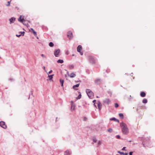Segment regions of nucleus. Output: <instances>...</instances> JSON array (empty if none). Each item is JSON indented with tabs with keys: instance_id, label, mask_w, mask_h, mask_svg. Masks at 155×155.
<instances>
[{
	"instance_id": "obj_16",
	"label": "nucleus",
	"mask_w": 155,
	"mask_h": 155,
	"mask_svg": "<svg viewBox=\"0 0 155 155\" xmlns=\"http://www.w3.org/2000/svg\"><path fill=\"white\" fill-rule=\"evenodd\" d=\"M79 86V84H78L76 85H74L73 87V88L75 90H77V89H75V87H78Z\"/></svg>"
},
{
	"instance_id": "obj_29",
	"label": "nucleus",
	"mask_w": 155,
	"mask_h": 155,
	"mask_svg": "<svg viewBox=\"0 0 155 155\" xmlns=\"http://www.w3.org/2000/svg\"><path fill=\"white\" fill-rule=\"evenodd\" d=\"M108 131L110 133H111L112 131V129L111 128H110L108 130Z\"/></svg>"
},
{
	"instance_id": "obj_15",
	"label": "nucleus",
	"mask_w": 155,
	"mask_h": 155,
	"mask_svg": "<svg viewBox=\"0 0 155 155\" xmlns=\"http://www.w3.org/2000/svg\"><path fill=\"white\" fill-rule=\"evenodd\" d=\"M21 16L20 15V18L18 19V21H20L24 25V23H23V21L24 20V19H21Z\"/></svg>"
},
{
	"instance_id": "obj_52",
	"label": "nucleus",
	"mask_w": 155,
	"mask_h": 155,
	"mask_svg": "<svg viewBox=\"0 0 155 155\" xmlns=\"http://www.w3.org/2000/svg\"><path fill=\"white\" fill-rule=\"evenodd\" d=\"M0 12H1V11H0Z\"/></svg>"
},
{
	"instance_id": "obj_51",
	"label": "nucleus",
	"mask_w": 155,
	"mask_h": 155,
	"mask_svg": "<svg viewBox=\"0 0 155 155\" xmlns=\"http://www.w3.org/2000/svg\"><path fill=\"white\" fill-rule=\"evenodd\" d=\"M57 118H58L57 117H56V120L57 119Z\"/></svg>"
},
{
	"instance_id": "obj_13",
	"label": "nucleus",
	"mask_w": 155,
	"mask_h": 155,
	"mask_svg": "<svg viewBox=\"0 0 155 155\" xmlns=\"http://www.w3.org/2000/svg\"><path fill=\"white\" fill-rule=\"evenodd\" d=\"M110 120H114L115 121L117 122H119V120L117 119H116L115 117H113V118H110Z\"/></svg>"
},
{
	"instance_id": "obj_7",
	"label": "nucleus",
	"mask_w": 155,
	"mask_h": 155,
	"mask_svg": "<svg viewBox=\"0 0 155 155\" xmlns=\"http://www.w3.org/2000/svg\"><path fill=\"white\" fill-rule=\"evenodd\" d=\"M94 82L95 84L99 85L101 83V80L100 78H97L94 80Z\"/></svg>"
},
{
	"instance_id": "obj_22",
	"label": "nucleus",
	"mask_w": 155,
	"mask_h": 155,
	"mask_svg": "<svg viewBox=\"0 0 155 155\" xmlns=\"http://www.w3.org/2000/svg\"><path fill=\"white\" fill-rule=\"evenodd\" d=\"M142 102L144 104H146L147 102V100L146 99L144 98Z\"/></svg>"
},
{
	"instance_id": "obj_40",
	"label": "nucleus",
	"mask_w": 155,
	"mask_h": 155,
	"mask_svg": "<svg viewBox=\"0 0 155 155\" xmlns=\"http://www.w3.org/2000/svg\"><path fill=\"white\" fill-rule=\"evenodd\" d=\"M126 148V147H124L122 149V150H125V149Z\"/></svg>"
},
{
	"instance_id": "obj_48",
	"label": "nucleus",
	"mask_w": 155,
	"mask_h": 155,
	"mask_svg": "<svg viewBox=\"0 0 155 155\" xmlns=\"http://www.w3.org/2000/svg\"><path fill=\"white\" fill-rule=\"evenodd\" d=\"M72 107H73V106L72 105V106H71V109L72 108Z\"/></svg>"
},
{
	"instance_id": "obj_4",
	"label": "nucleus",
	"mask_w": 155,
	"mask_h": 155,
	"mask_svg": "<svg viewBox=\"0 0 155 155\" xmlns=\"http://www.w3.org/2000/svg\"><path fill=\"white\" fill-rule=\"evenodd\" d=\"M60 52V50L59 49H56L54 51V54L56 57L58 56Z\"/></svg>"
},
{
	"instance_id": "obj_19",
	"label": "nucleus",
	"mask_w": 155,
	"mask_h": 155,
	"mask_svg": "<svg viewBox=\"0 0 155 155\" xmlns=\"http://www.w3.org/2000/svg\"><path fill=\"white\" fill-rule=\"evenodd\" d=\"M60 83L61 84V86L62 87H63V84L64 82V81L63 80H62L60 79Z\"/></svg>"
},
{
	"instance_id": "obj_24",
	"label": "nucleus",
	"mask_w": 155,
	"mask_h": 155,
	"mask_svg": "<svg viewBox=\"0 0 155 155\" xmlns=\"http://www.w3.org/2000/svg\"><path fill=\"white\" fill-rule=\"evenodd\" d=\"M49 46L51 47H52L54 46V44L52 42H50L49 44Z\"/></svg>"
},
{
	"instance_id": "obj_38",
	"label": "nucleus",
	"mask_w": 155,
	"mask_h": 155,
	"mask_svg": "<svg viewBox=\"0 0 155 155\" xmlns=\"http://www.w3.org/2000/svg\"><path fill=\"white\" fill-rule=\"evenodd\" d=\"M66 70V71H67V74L68 75V76H69V75H70V74H69V73L68 71L67 70Z\"/></svg>"
},
{
	"instance_id": "obj_34",
	"label": "nucleus",
	"mask_w": 155,
	"mask_h": 155,
	"mask_svg": "<svg viewBox=\"0 0 155 155\" xmlns=\"http://www.w3.org/2000/svg\"><path fill=\"white\" fill-rule=\"evenodd\" d=\"M93 141L94 142H96V141H97V139H96V138H94L93 139Z\"/></svg>"
},
{
	"instance_id": "obj_26",
	"label": "nucleus",
	"mask_w": 155,
	"mask_h": 155,
	"mask_svg": "<svg viewBox=\"0 0 155 155\" xmlns=\"http://www.w3.org/2000/svg\"><path fill=\"white\" fill-rule=\"evenodd\" d=\"M32 32L35 36H36L37 35V33L36 31H35L34 30L32 31Z\"/></svg>"
},
{
	"instance_id": "obj_25",
	"label": "nucleus",
	"mask_w": 155,
	"mask_h": 155,
	"mask_svg": "<svg viewBox=\"0 0 155 155\" xmlns=\"http://www.w3.org/2000/svg\"><path fill=\"white\" fill-rule=\"evenodd\" d=\"M74 68V66L73 65H69V68L70 69H73Z\"/></svg>"
},
{
	"instance_id": "obj_43",
	"label": "nucleus",
	"mask_w": 155,
	"mask_h": 155,
	"mask_svg": "<svg viewBox=\"0 0 155 155\" xmlns=\"http://www.w3.org/2000/svg\"><path fill=\"white\" fill-rule=\"evenodd\" d=\"M66 53L67 54H69V52L68 51H66Z\"/></svg>"
},
{
	"instance_id": "obj_32",
	"label": "nucleus",
	"mask_w": 155,
	"mask_h": 155,
	"mask_svg": "<svg viewBox=\"0 0 155 155\" xmlns=\"http://www.w3.org/2000/svg\"><path fill=\"white\" fill-rule=\"evenodd\" d=\"M101 144V142L100 141H99L97 143L98 146L100 145Z\"/></svg>"
},
{
	"instance_id": "obj_3",
	"label": "nucleus",
	"mask_w": 155,
	"mask_h": 155,
	"mask_svg": "<svg viewBox=\"0 0 155 155\" xmlns=\"http://www.w3.org/2000/svg\"><path fill=\"white\" fill-rule=\"evenodd\" d=\"M88 60L89 62L93 64L95 63V59L92 56H89L88 57Z\"/></svg>"
},
{
	"instance_id": "obj_6",
	"label": "nucleus",
	"mask_w": 155,
	"mask_h": 155,
	"mask_svg": "<svg viewBox=\"0 0 155 155\" xmlns=\"http://www.w3.org/2000/svg\"><path fill=\"white\" fill-rule=\"evenodd\" d=\"M0 126L4 129H6L7 127V126L5 124V122L3 121L0 122Z\"/></svg>"
},
{
	"instance_id": "obj_14",
	"label": "nucleus",
	"mask_w": 155,
	"mask_h": 155,
	"mask_svg": "<svg viewBox=\"0 0 155 155\" xmlns=\"http://www.w3.org/2000/svg\"><path fill=\"white\" fill-rule=\"evenodd\" d=\"M101 103L99 101H98V102L97 106H98V108L100 110H101Z\"/></svg>"
},
{
	"instance_id": "obj_41",
	"label": "nucleus",
	"mask_w": 155,
	"mask_h": 155,
	"mask_svg": "<svg viewBox=\"0 0 155 155\" xmlns=\"http://www.w3.org/2000/svg\"><path fill=\"white\" fill-rule=\"evenodd\" d=\"M132 153H133V152H130L129 153V155H132Z\"/></svg>"
},
{
	"instance_id": "obj_21",
	"label": "nucleus",
	"mask_w": 155,
	"mask_h": 155,
	"mask_svg": "<svg viewBox=\"0 0 155 155\" xmlns=\"http://www.w3.org/2000/svg\"><path fill=\"white\" fill-rule=\"evenodd\" d=\"M119 117L121 119H123L124 118V115L122 113H120L119 114Z\"/></svg>"
},
{
	"instance_id": "obj_5",
	"label": "nucleus",
	"mask_w": 155,
	"mask_h": 155,
	"mask_svg": "<svg viewBox=\"0 0 155 155\" xmlns=\"http://www.w3.org/2000/svg\"><path fill=\"white\" fill-rule=\"evenodd\" d=\"M82 46L81 45H78L77 48V51L80 53L81 55L83 54V53L81 51L82 50Z\"/></svg>"
},
{
	"instance_id": "obj_35",
	"label": "nucleus",
	"mask_w": 155,
	"mask_h": 155,
	"mask_svg": "<svg viewBox=\"0 0 155 155\" xmlns=\"http://www.w3.org/2000/svg\"><path fill=\"white\" fill-rule=\"evenodd\" d=\"M8 4L6 5V6H9L10 5V2L8 1Z\"/></svg>"
},
{
	"instance_id": "obj_8",
	"label": "nucleus",
	"mask_w": 155,
	"mask_h": 155,
	"mask_svg": "<svg viewBox=\"0 0 155 155\" xmlns=\"http://www.w3.org/2000/svg\"><path fill=\"white\" fill-rule=\"evenodd\" d=\"M67 36L70 39H71L73 37L72 32L69 31L68 33Z\"/></svg>"
},
{
	"instance_id": "obj_28",
	"label": "nucleus",
	"mask_w": 155,
	"mask_h": 155,
	"mask_svg": "<svg viewBox=\"0 0 155 155\" xmlns=\"http://www.w3.org/2000/svg\"><path fill=\"white\" fill-rule=\"evenodd\" d=\"M25 32L23 31V32H21L19 33H20V34H21V35H22V36H23L24 35V34L25 33Z\"/></svg>"
},
{
	"instance_id": "obj_9",
	"label": "nucleus",
	"mask_w": 155,
	"mask_h": 155,
	"mask_svg": "<svg viewBox=\"0 0 155 155\" xmlns=\"http://www.w3.org/2000/svg\"><path fill=\"white\" fill-rule=\"evenodd\" d=\"M103 102L104 104H107L108 105L110 102V101L109 99L106 98L103 101Z\"/></svg>"
},
{
	"instance_id": "obj_49",
	"label": "nucleus",
	"mask_w": 155,
	"mask_h": 155,
	"mask_svg": "<svg viewBox=\"0 0 155 155\" xmlns=\"http://www.w3.org/2000/svg\"><path fill=\"white\" fill-rule=\"evenodd\" d=\"M31 93H32V91H31Z\"/></svg>"
},
{
	"instance_id": "obj_37",
	"label": "nucleus",
	"mask_w": 155,
	"mask_h": 155,
	"mask_svg": "<svg viewBox=\"0 0 155 155\" xmlns=\"http://www.w3.org/2000/svg\"><path fill=\"white\" fill-rule=\"evenodd\" d=\"M21 35V34H20V35H16V36L18 37H19Z\"/></svg>"
},
{
	"instance_id": "obj_12",
	"label": "nucleus",
	"mask_w": 155,
	"mask_h": 155,
	"mask_svg": "<svg viewBox=\"0 0 155 155\" xmlns=\"http://www.w3.org/2000/svg\"><path fill=\"white\" fill-rule=\"evenodd\" d=\"M76 76V74L74 73L73 72L71 73L69 76V77H70L71 78H73L75 77Z\"/></svg>"
},
{
	"instance_id": "obj_17",
	"label": "nucleus",
	"mask_w": 155,
	"mask_h": 155,
	"mask_svg": "<svg viewBox=\"0 0 155 155\" xmlns=\"http://www.w3.org/2000/svg\"><path fill=\"white\" fill-rule=\"evenodd\" d=\"M140 95L141 97H144L146 95L145 93L144 92H142L140 93Z\"/></svg>"
},
{
	"instance_id": "obj_50",
	"label": "nucleus",
	"mask_w": 155,
	"mask_h": 155,
	"mask_svg": "<svg viewBox=\"0 0 155 155\" xmlns=\"http://www.w3.org/2000/svg\"><path fill=\"white\" fill-rule=\"evenodd\" d=\"M30 98V97H28V99H29Z\"/></svg>"
},
{
	"instance_id": "obj_1",
	"label": "nucleus",
	"mask_w": 155,
	"mask_h": 155,
	"mask_svg": "<svg viewBox=\"0 0 155 155\" xmlns=\"http://www.w3.org/2000/svg\"><path fill=\"white\" fill-rule=\"evenodd\" d=\"M120 126L122 133L125 135L128 134L129 133V130L127 125L125 123L122 122L120 124Z\"/></svg>"
},
{
	"instance_id": "obj_18",
	"label": "nucleus",
	"mask_w": 155,
	"mask_h": 155,
	"mask_svg": "<svg viewBox=\"0 0 155 155\" xmlns=\"http://www.w3.org/2000/svg\"><path fill=\"white\" fill-rule=\"evenodd\" d=\"M118 153L121 154H122V155H128V153H124V152H121L120 151H118Z\"/></svg>"
},
{
	"instance_id": "obj_27",
	"label": "nucleus",
	"mask_w": 155,
	"mask_h": 155,
	"mask_svg": "<svg viewBox=\"0 0 155 155\" xmlns=\"http://www.w3.org/2000/svg\"><path fill=\"white\" fill-rule=\"evenodd\" d=\"M118 106H119V105L117 103H115V107L117 108V107H118Z\"/></svg>"
},
{
	"instance_id": "obj_11",
	"label": "nucleus",
	"mask_w": 155,
	"mask_h": 155,
	"mask_svg": "<svg viewBox=\"0 0 155 155\" xmlns=\"http://www.w3.org/2000/svg\"><path fill=\"white\" fill-rule=\"evenodd\" d=\"M71 151L70 150H67L64 152V155H70L71 154Z\"/></svg>"
},
{
	"instance_id": "obj_44",
	"label": "nucleus",
	"mask_w": 155,
	"mask_h": 155,
	"mask_svg": "<svg viewBox=\"0 0 155 155\" xmlns=\"http://www.w3.org/2000/svg\"><path fill=\"white\" fill-rule=\"evenodd\" d=\"M43 69H44L45 70V66H43Z\"/></svg>"
},
{
	"instance_id": "obj_20",
	"label": "nucleus",
	"mask_w": 155,
	"mask_h": 155,
	"mask_svg": "<svg viewBox=\"0 0 155 155\" xmlns=\"http://www.w3.org/2000/svg\"><path fill=\"white\" fill-rule=\"evenodd\" d=\"M57 62L58 63H62L64 62V61L63 60L59 59L58 60Z\"/></svg>"
},
{
	"instance_id": "obj_2",
	"label": "nucleus",
	"mask_w": 155,
	"mask_h": 155,
	"mask_svg": "<svg viewBox=\"0 0 155 155\" xmlns=\"http://www.w3.org/2000/svg\"><path fill=\"white\" fill-rule=\"evenodd\" d=\"M86 92L90 98L92 99L93 98L94 93L90 89H87L86 90Z\"/></svg>"
},
{
	"instance_id": "obj_31",
	"label": "nucleus",
	"mask_w": 155,
	"mask_h": 155,
	"mask_svg": "<svg viewBox=\"0 0 155 155\" xmlns=\"http://www.w3.org/2000/svg\"><path fill=\"white\" fill-rule=\"evenodd\" d=\"M115 137L117 139H119L120 138V136L119 135H117Z\"/></svg>"
},
{
	"instance_id": "obj_39",
	"label": "nucleus",
	"mask_w": 155,
	"mask_h": 155,
	"mask_svg": "<svg viewBox=\"0 0 155 155\" xmlns=\"http://www.w3.org/2000/svg\"><path fill=\"white\" fill-rule=\"evenodd\" d=\"M96 100H94L93 101V102L94 103V105L95 106H96L95 105V102H96Z\"/></svg>"
},
{
	"instance_id": "obj_42",
	"label": "nucleus",
	"mask_w": 155,
	"mask_h": 155,
	"mask_svg": "<svg viewBox=\"0 0 155 155\" xmlns=\"http://www.w3.org/2000/svg\"><path fill=\"white\" fill-rule=\"evenodd\" d=\"M9 80L11 81H13L14 80L13 78H10Z\"/></svg>"
},
{
	"instance_id": "obj_47",
	"label": "nucleus",
	"mask_w": 155,
	"mask_h": 155,
	"mask_svg": "<svg viewBox=\"0 0 155 155\" xmlns=\"http://www.w3.org/2000/svg\"><path fill=\"white\" fill-rule=\"evenodd\" d=\"M97 98H99V97L98 96H97L96 97Z\"/></svg>"
},
{
	"instance_id": "obj_46",
	"label": "nucleus",
	"mask_w": 155,
	"mask_h": 155,
	"mask_svg": "<svg viewBox=\"0 0 155 155\" xmlns=\"http://www.w3.org/2000/svg\"><path fill=\"white\" fill-rule=\"evenodd\" d=\"M74 107H75V106H74V108H73V110H74Z\"/></svg>"
},
{
	"instance_id": "obj_45",
	"label": "nucleus",
	"mask_w": 155,
	"mask_h": 155,
	"mask_svg": "<svg viewBox=\"0 0 155 155\" xmlns=\"http://www.w3.org/2000/svg\"><path fill=\"white\" fill-rule=\"evenodd\" d=\"M31 30L32 31L34 30L33 28H31Z\"/></svg>"
},
{
	"instance_id": "obj_23",
	"label": "nucleus",
	"mask_w": 155,
	"mask_h": 155,
	"mask_svg": "<svg viewBox=\"0 0 155 155\" xmlns=\"http://www.w3.org/2000/svg\"><path fill=\"white\" fill-rule=\"evenodd\" d=\"M54 75V74L51 75H48V77L49 78V80H51L53 78V76Z\"/></svg>"
},
{
	"instance_id": "obj_33",
	"label": "nucleus",
	"mask_w": 155,
	"mask_h": 155,
	"mask_svg": "<svg viewBox=\"0 0 155 155\" xmlns=\"http://www.w3.org/2000/svg\"><path fill=\"white\" fill-rule=\"evenodd\" d=\"M41 56L43 58H46V57L44 54H41Z\"/></svg>"
},
{
	"instance_id": "obj_10",
	"label": "nucleus",
	"mask_w": 155,
	"mask_h": 155,
	"mask_svg": "<svg viewBox=\"0 0 155 155\" xmlns=\"http://www.w3.org/2000/svg\"><path fill=\"white\" fill-rule=\"evenodd\" d=\"M9 21H10V24H11L12 23H13L15 20V18L14 17H12L11 18L9 19Z\"/></svg>"
},
{
	"instance_id": "obj_36",
	"label": "nucleus",
	"mask_w": 155,
	"mask_h": 155,
	"mask_svg": "<svg viewBox=\"0 0 155 155\" xmlns=\"http://www.w3.org/2000/svg\"><path fill=\"white\" fill-rule=\"evenodd\" d=\"M52 72V70H51L49 71L48 72V73H47L48 74H49L51 73Z\"/></svg>"
},
{
	"instance_id": "obj_30",
	"label": "nucleus",
	"mask_w": 155,
	"mask_h": 155,
	"mask_svg": "<svg viewBox=\"0 0 155 155\" xmlns=\"http://www.w3.org/2000/svg\"><path fill=\"white\" fill-rule=\"evenodd\" d=\"M81 94H79L78 97V99H80L81 97Z\"/></svg>"
}]
</instances>
